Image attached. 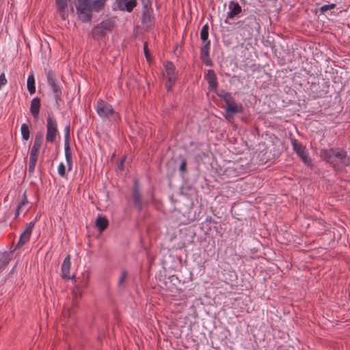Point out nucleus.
Wrapping results in <instances>:
<instances>
[{
	"instance_id": "f257e3e1",
	"label": "nucleus",
	"mask_w": 350,
	"mask_h": 350,
	"mask_svg": "<svg viewBox=\"0 0 350 350\" xmlns=\"http://www.w3.org/2000/svg\"><path fill=\"white\" fill-rule=\"evenodd\" d=\"M319 157L334 170H338L350 165V158L347 151L342 148H323L320 150Z\"/></svg>"
},
{
	"instance_id": "f03ea898",
	"label": "nucleus",
	"mask_w": 350,
	"mask_h": 350,
	"mask_svg": "<svg viewBox=\"0 0 350 350\" xmlns=\"http://www.w3.org/2000/svg\"><path fill=\"white\" fill-rule=\"evenodd\" d=\"M237 25L242 31L240 34L244 40L251 39L254 32L258 31L260 28V25L254 15H250L243 20L238 21Z\"/></svg>"
},
{
	"instance_id": "7ed1b4c3",
	"label": "nucleus",
	"mask_w": 350,
	"mask_h": 350,
	"mask_svg": "<svg viewBox=\"0 0 350 350\" xmlns=\"http://www.w3.org/2000/svg\"><path fill=\"white\" fill-rule=\"evenodd\" d=\"M96 110L100 118L110 122L118 123L121 120L120 115L113 109L112 105L100 98L96 102Z\"/></svg>"
},
{
	"instance_id": "20e7f679",
	"label": "nucleus",
	"mask_w": 350,
	"mask_h": 350,
	"mask_svg": "<svg viewBox=\"0 0 350 350\" xmlns=\"http://www.w3.org/2000/svg\"><path fill=\"white\" fill-rule=\"evenodd\" d=\"M115 26L116 21L113 18L105 19L92 28L91 31L92 38L97 41L102 40L112 32Z\"/></svg>"
},
{
	"instance_id": "39448f33",
	"label": "nucleus",
	"mask_w": 350,
	"mask_h": 350,
	"mask_svg": "<svg viewBox=\"0 0 350 350\" xmlns=\"http://www.w3.org/2000/svg\"><path fill=\"white\" fill-rule=\"evenodd\" d=\"M75 5L79 18L83 23H89L92 18L91 0H75Z\"/></svg>"
},
{
	"instance_id": "423d86ee",
	"label": "nucleus",
	"mask_w": 350,
	"mask_h": 350,
	"mask_svg": "<svg viewBox=\"0 0 350 350\" xmlns=\"http://www.w3.org/2000/svg\"><path fill=\"white\" fill-rule=\"evenodd\" d=\"M291 144L293 146V150L295 152L297 155L301 159V161L308 167L312 169L313 163L312 161L309 156L306 146L301 143L299 142L297 139L295 138H291Z\"/></svg>"
},
{
	"instance_id": "0eeeda50",
	"label": "nucleus",
	"mask_w": 350,
	"mask_h": 350,
	"mask_svg": "<svg viewBox=\"0 0 350 350\" xmlns=\"http://www.w3.org/2000/svg\"><path fill=\"white\" fill-rule=\"evenodd\" d=\"M47 84L51 89L55 103L59 106V102L62 100V86L57 79L55 72L50 70L46 73Z\"/></svg>"
},
{
	"instance_id": "6e6552de",
	"label": "nucleus",
	"mask_w": 350,
	"mask_h": 350,
	"mask_svg": "<svg viewBox=\"0 0 350 350\" xmlns=\"http://www.w3.org/2000/svg\"><path fill=\"white\" fill-rule=\"evenodd\" d=\"M58 133L57 122L55 118L49 115L46 118V141L47 142L54 143Z\"/></svg>"
},
{
	"instance_id": "1a4fd4ad",
	"label": "nucleus",
	"mask_w": 350,
	"mask_h": 350,
	"mask_svg": "<svg viewBox=\"0 0 350 350\" xmlns=\"http://www.w3.org/2000/svg\"><path fill=\"white\" fill-rule=\"evenodd\" d=\"M131 198L133 204L137 209L138 213H141L143 208V198L140 192L139 183L135 180L131 189Z\"/></svg>"
},
{
	"instance_id": "9d476101",
	"label": "nucleus",
	"mask_w": 350,
	"mask_h": 350,
	"mask_svg": "<svg viewBox=\"0 0 350 350\" xmlns=\"http://www.w3.org/2000/svg\"><path fill=\"white\" fill-rule=\"evenodd\" d=\"M164 68L167 74V81L170 83V87H171L178 79V71L174 63L169 60L165 62Z\"/></svg>"
},
{
	"instance_id": "9b49d317",
	"label": "nucleus",
	"mask_w": 350,
	"mask_h": 350,
	"mask_svg": "<svg viewBox=\"0 0 350 350\" xmlns=\"http://www.w3.org/2000/svg\"><path fill=\"white\" fill-rule=\"evenodd\" d=\"M35 224L36 221H32L27 224L25 230L20 236V239L16 245V248L22 247L29 241Z\"/></svg>"
},
{
	"instance_id": "f8f14e48",
	"label": "nucleus",
	"mask_w": 350,
	"mask_h": 350,
	"mask_svg": "<svg viewBox=\"0 0 350 350\" xmlns=\"http://www.w3.org/2000/svg\"><path fill=\"white\" fill-rule=\"evenodd\" d=\"M228 8L230 11L227 13V16L224 22L225 23L230 24L228 20L233 19L237 16L242 12V8L238 2L230 1L228 4Z\"/></svg>"
},
{
	"instance_id": "ddd939ff",
	"label": "nucleus",
	"mask_w": 350,
	"mask_h": 350,
	"mask_svg": "<svg viewBox=\"0 0 350 350\" xmlns=\"http://www.w3.org/2000/svg\"><path fill=\"white\" fill-rule=\"evenodd\" d=\"M211 48V41L207 40L206 42L204 43V46L200 49V59L202 62L208 66H212L213 65V61L209 57V51Z\"/></svg>"
},
{
	"instance_id": "4468645a",
	"label": "nucleus",
	"mask_w": 350,
	"mask_h": 350,
	"mask_svg": "<svg viewBox=\"0 0 350 350\" xmlns=\"http://www.w3.org/2000/svg\"><path fill=\"white\" fill-rule=\"evenodd\" d=\"M204 78L208 84V88L209 91L216 92L218 86V81L215 71L212 69L208 70L207 72L205 74Z\"/></svg>"
},
{
	"instance_id": "2eb2a0df",
	"label": "nucleus",
	"mask_w": 350,
	"mask_h": 350,
	"mask_svg": "<svg viewBox=\"0 0 350 350\" xmlns=\"http://www.w3.org/2000/svg\"><path fill=\"white\" fill-rule=\"evenodd\" d=\"M70 255L68 254L64 259L61 267V276L63 279L71 280L75 278L74 275L71 276L70 275Z\"/></svg>"
},
{
	"instance_id": "dca6fc26",
	"label": "nucleus",
	"mask_w": 350,
	"mask_h": 350,
	"mask_svg": "<svg viewBox=\"0 0 350 350\" xmlns=\"http://www.w3.org/2000/svg\"><path fill=\"white\" fill-rule=\"evenodd\" d=\"M118 7L121 11L131 12L137 5V0H116Z\"/></svg>"
},
{
	"instance_id": "f3484780",
	"label": "nucleus",
	"mask_w": 350,
	"mask_h": 350,
	"mask_svg": "<svg viewBox=\"0 0 350 350\" xmlns=\"http://www.w3.org/2000/svg\"><path fill=\"white\" fill-rule=\"evenodd\" d=\"M40 150L35 148H32L30 150L29 161L28 166V173L29 175L33 173L36 167V165L38 161Z\"/></svg>"
},
{
	"instance_id": "a211bd4d",
	"label": "nucleus",
	"mask_w": 350,
	"mask_h": 350,
	"mask_svg": "<svg viewBox=\"0 0 350 350\" xmlns=\"http://www.w3.org/2000/svg\"><path fill=\"white\" fill-rule=\"evenodd\" d=\"M70 1V0H55L57 12L61 18L64 21H65L68 16L66 9L68 7V4Z\"/></svg>"
},
{
	"instance_id": "6ab92c4d",
	"label": "nucleus",
	"mask_w": 350,
	"mask_h": 350,
	"mask_svg": "<svg viewBox=\"0 0 350 350\" xmlns=\"http://www.w3.org/2000/svg\"><path fill=\"white\" fill-rule=\"evenodd\" d=\"M13 250L0 253V273L8 265L12 258Z\"/></svg>"
},
{
	"instance_id": "aec40b11",
	"label": "nucleus",
	"mask_w": 350,
	"mask_h": 350,
	"mask_svg": "<svg viewBox=\"0 0 350 350\" xmlns=\"http://www.w3.org/2000/svg\"><path fill=\"white\" fill-rule=\"evenodd\" d=\"M243 107L241 104L237 105L235 100L228 105L226 107V113L228 116L232 117L235 113H242Z\"/></svg>"
},
{
	"instance_id": "412c9836",
	"label": "nucleus",
	"mask_w": 350,
	"mask_h": 350,
	"mask_svg": "<svg viewBox=\"0 0 350 350\" xmlns=\"http://www.w3.org/2000/svg\"><path fill=\"white\" fill-rule=\"evenodd\" d=\"M318 85H316L315 83H312L311 85V90L312 93L314 94L315 97L321 98L323 97L326 95V94L328 92V88L329 85L326 82H323L322 83L323 88L321 90H318L317 86Z\"/></svg>"
},
{
	"instance_id": "4be33fe9",
	"label": "nucleus",
	"mask_w": 350,
	"mask_h": 350,
	"mask_svg": "<svg viewBox=\"0 0 350 350\" xmlns=\"http://www.w3.org/2000/svg\"><path fill=\"white\" fill-rule=\"evenodd\" d=\"M40 99L38 97H35L31 100L30 112L34 118H38L40 110Z\"/></svg>"
},
{
	"instance_id": "5701e85b",
	"label": "nucleus",
	"mask_w": 350,
	"mask_h": 350,
	"mask_svg": "<svg viewBox=\"0 0 350 350\" xmlns=\"http://www.w3.org/2000/svg\"><path fill=\"white\" fill-rule=\"evenodd\" d=\"M95 225L98 230L100 232H103L108 228L109 221L107 217L104 216H98L96 219Z\"/></svg>"
},
{
	"instance_id": "b1692460",
	"label": "nucleus",
	"mask_w": 350,
	"mask_h": 350,
	"mask_svg": "<svg viewBox=\"0 0 350 350\" xmlns=\"http://www.w3.org/2000/svg\"><path fill=\"white\" fill-rule=\"evenodd\" d=\"M128 277V272L126 270H122L118 281V288L120 291H123L126 288V280Z\"/></svg>"
},
{
	"instance_id": "393cba45",
	"label": "nucleus",
	"mask_w": 350,
	"mask_h": 350,
	"mask_svg": "<svg viewBox=\"0 0 350 350\" xmlns=\"http://www.w3.org/2000/svg\"><path fill=\"white\" fill-rule=\"evenodd\" d=\"M75 284L77 288L79 290L85 288L88 284V275H83L82 279H81L79 277L75 278Z\"/></svg>"
},
{
	"instance_id": "a878e982",
	"label": "nucleus",
	"mask_w": 350,
	"mask_h": 350,
	"mask_svg": "<svg viewBox=\"0 0 350 350\" xmlns=\"http://www.w3.org/2000/svg\"><path fill=\"white\" fill-rule=\"evenodd\" d=\"M107 0H93L92 1V11L100 12L101 11L105 4Z\"/></svg>"
},
{
	"instance_id": "bb28decb",
	"label": "nucleus",
	"mask_w": 350,
	"mask_h": 350,
	"mask_svg": "<svg viewBox=\"0 0 350 350\" xmlns=\"http://www.w3.org/2000/svg\"><path fill=\"white\" fill-rule=\"evenodd\" d=\"M27 90L31 94H34L36 92V86H35V79L33 75L31 74L27 78Z\"/></svg>"
},
{
	"instance_id": "cd10ccee",
	"label": "nucleus",
	"mask_w": 350,
	"mask_h": 350,
	"mask_svg": "<svg viewBox=\"0 0 350 350\" xmlns=\"http://www.w3.org/2000/svg\"><path fill=\"white\" fill-rule=\"evenodd\" d=\"M43 141V134L42 132H38L35 135V139L32 148L40 149Z\"/></svg>"
},
{
	"instance_id": "c85d7f7f",
	"label": "nucleus",
	"mask_w": 350,
	"mask_h": 350,
	"mask_svg": "<svg viewBox=\"0 0 350 350\" xmlns=\"http://www.w3.org/2000/svg\"><path fill=\"white\" fill-rule=\"evenodd\" d=\"M21 132L23 140L27 141L29 139L30 131L28 125L26 124H22L21 126Z\"/></svg>"
},
{
	"instance_id": "c756f323",
	"label": "nucleus",
	"mask_w": 350,
	"mask_h": 350,
	"mask_svg": "<svg viewBox=\"0 0 350 350\" xmlns=\"http://www.w3.org/2000/svg\"><path fill=\"white\" fill-rule=\"evenodd\" d=\"M200 39L204 43L206 42L208 40V25L205 24L201 29L200 31Z\"/></svg>"
},
{
	"instance_id": "7c9ffc66",
	"label": "nucleus",
	"mask_w": 350,
	"mask_h": 350,
	"mask_svg": "<svg viewBox=\"0 0 350 350\" xmlns=\"http://www.w3.org/2000/svg\"><path fill=\"white\" fill-rule=\"evenodd\" d=\"M64 151L66 163L73 162L70 145H64Z\"/></svg>"
},
{
	"instance_id": "2f4dec72",
	"label": "nucleus",
	"mask_w": 350,
	"mask_h": 350,
	"mask_svg": "<svg viewBox=\"0 0 350 350\" xmlns=\"http://www.w3.org/2000/svg\"><path fill=\"white\" fill-rule=\"evenodd\" d=\"M181 162L178 167L179 172L181 175H184L187 172V161L185 158L181 157Z\"/></svg>"
},
{
	"instance_id": "473e14b6",
	"label": "nucleus",
	"mask_w": 350,
	"mask_h": 350,
	"mask_svg": "<svg viewBox=\"0 0 350 350\" xmlns=\"http://www.w3.org/2000/svg\"><path fill=\"white\" fill-rule=\"evenodd\" d=\"M70 124H68L64 128V145H70Z\"/></svg>"
},
{
	"instance_id": "72a5a7b5",
	"label": "nucleus",
	"mask_w": 350,
	"mask_h": 350,
	"mask_svg": "<svg viewBox=\"0 0 350 350\" xmlns=\"http://www.w3.org/2000/svg\"><path fill=\"white\" fill-rule=\"evenodd\" d=\"M58 174L62 177L67 178L68 175L66 172V167L63 163H60L57 168Z\"/></svg>"
},
{
	"instance_id": "f704fd0d",
	"label": "nucleus",
	"mask_w": 350,
	"mask_h": 350,
	"mask_svg": "<svg viewBox=\"0 0 350 350\" xmlns=\"http://www.w3.org/2000/svg\"><path fill=\"white\" fill-rule=\"evenodd\" d=\"M153 17L149 11H144L142 15L143 23H148L152 22Z\"/></svg>"
},
{
	"instance_id": "c9c22d12",
	"label": "nucleus",
	"mask_w": 350,
	"mask_h": 350,
	"mask_svg": "<svg viewBox=\"0 0 350 350\" xmlns=\"http://www.w3.org/2000/svg\"><path fill=\"white\" fill-rule=\"evenodd\" d=\"M336 5L335 3H330L323 5L320 8V11L321 14H325L327 11L335 8Z\"/></svg>"
},
{
	"instance_id": "e433bc0d",
	"label": "nucleus",
	"mask_w": 350,
	"mask_h": 350,
	"mask_svg": "<svg viewBox=\"0 0 350 350\" xmlns=\"http://www.w3.org/2000/svg\"><path fill=\"white\" fill-rule=\"evenodd\" d=\"M143 49H144V55H145L147 61L150 62L151 60V55H150V53L148 49V46L147 42H145L144 43Z\"/></svg>"
},
{
	"instance_id": "4c0bfd02",
	"label": "nucleus",
	"mask_w": 350,
	"mask_h": 350,
	"mask_svg": "<svg viewBox=\"0 0 350 350\" xmlns=\"http://www.w3.org/2000/svg\"><path fill=\"white\" fill-rule=\"evenodd\" d=\"M221 100L226 103V106L234 101V98L230 92L227 93Z\"/></svg>"
},
{
	"instance_id": "58836bf2",
	"label": "nucleus",
	"mask_w": 350,
	"mask_h": 350,
	"mask_svg": "<svg viewBox=\"0 0 350 350\" xmlns=\"http://www.w3.org/2000/svg\"><path fill=\"white\" fill-rule=\"evenodd\" d=\"M7 83V79L5 78V74L3 72L0 75V90L3 86H4Z\"/></svg>"
},
{
	"instance_id": "ea45409f",
	"label": "nucleus",
	"mask_w": 350,
	"mask_h": 350,
	"mask_svg": "<svg viewBox=\"0 0 350 350\" xmlns=\"http://www.w3.org/2000/svg\"><path fill=\"white\" fill-rule=\"evenodd\" d=\"M126 160V157L122 158L120 161L118 163L117 167L118 169L120 171H122L124 170V164Z\"/></svg>"
},
{
	"instance_id": "a19ab883",
	"label": "nucleus",
	"mask_w": 350,
	"mask_h": 350,
	"mask_svg": "<svg viewBox=\"0 0 350 350\" xmlns=\"http://www.w3.org/2000/svg\"><path fill=\"white\" fill-rule=\"evenodd\" d=\"M215 94H217V96L218 97H219L221 99H222L224 98V96H226V94L227 93H228V92L225 91L224 90H216V92H215Z\"/></svg>"
},
{
	"instance_id": "79ce46f5",
	"label": "nucleus",
	"mask_w": 350,
	"mask_h": 350,
	"mask_svg": "<svg viewBox=\"0 0 350 350\" xmlns=\"http://www.w3.org/2000/svg\"><path fill=\"white\" fill-rule=\"evenodd\" d=\"M205 221L206 222H208L209 224H211V223H215V221L214 219L212 218L211 216H207L205 219Z\"/></svg>"
},
{
	"instance_id": "37998d69",
	"label": "nucleus",
	"mask_w": 350,
	"mask_h": 350,
	"mask_svg": "<svg viewBox=\"0 0 350 350\" xmlns=\"http://www.w3.org/2000/svg\"><path fill=\"white\" fill-rule=\"evenodd\" d=\"M72 163L73 162H68L67 163V169L68 172H70L72 169Z\"/></svg>"
},
{
	"instance_id": "c03bdc74",
	"label": "nucleus",
	"mask_w": 350,
	"mask_h": 350,
	"mask_svg": "<svg viewBox=\"0 0 350 350\" xmlns=\"http://www.w3.org/2000/svg\"><path fill=\"white\" fill-rule=\"evenodd\" d=\"M26 204L27 203L21 200L16 207L18 208V209H21V207Z\"/></svg>"
},
{
	"instance_id": "a18cd8bd",
	"label": "nucleus",
	"mask_w": 350,
	"mask_h": 350,
	"mask_svg": "<svg viewBox=\"0 0 350 350\" xmlns=\"http://www.w3.org/2000/svg\"><path fill=\"white\" fill-rule=\"evenodd\" d=\"M23 201L25 202L26 203L28 202V200H27V195H26V191H25L23 194V196H22V200Z\"/></svg>"
},
{
	"instance_id": "49530a36",
	"label": "nucleus",
	"mask_w": 350,
	"mask_h": 350,
	"mask_svg": "<svg viewBox=\"0 0 350 350\" xmlns=\"http://www.w3.org/2000/svg\"><path fill=\"white\" fill-rule=\"evenodd\" d=\"M20 210L21 209H18V208L16 207L15 213H14V219H16L18 217V215H20Z\"/></svg>"
},
{
	"instance_id": "de8ad7c7",
	"label": "nucleus",
	"mask_w": 350,
	"mask_h": 350,
	"mask_svg": "<svg viewBox=\"0 0 350 350\" xmlns=\"http://www.w3.org/2000/svg\"><path fill=\"white\" fill-rule=\"evenodd\" d=\"M70 10H71L72 12L74 11V8H73V7L72 5L70 6Z\"/></svg>"
}]
</instances>
